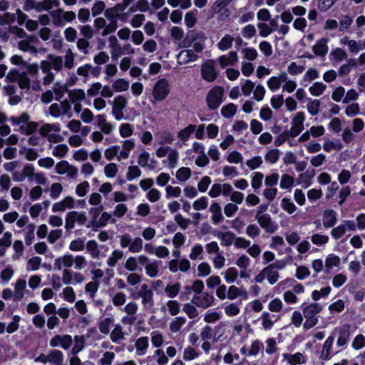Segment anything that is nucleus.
Instances as JSON below:
<instances>
[{
  "instance_id": "5701e85b",
  "label": "nucleus",
  "mask_w": 365,
  "mask_h": 365,
  "mask_svg": "<svg viewBox=\"0 0 365 365\" xmlns=\"http://www.w3.org/2000/svg\"><path fill=\"white\" fill-rule=\"evenodd\" d=\"M64 91H68L66 86H62L59 82L55 83L53 86V92L56 94V101L61 102V99L64 94Z\"/></svg>"
},
{
  "instance_id": "603ef678",
  "label": "nucleus",
  "mask_w": 365,
  "mask_h": 365,
  "mask_svg": "<svg viewBox=\"0 0 365 365\" xmlns=\"http://www.w3.org/2000/svg\"><path fill=\"white\" fill-rule=\"evenodd\" d=\"M133 129L131 125L129 123H123L120 128V134L123 138H127L133 134Z\"/></svg>"
},
{
  "instance_id": "bb28decb",
  "label": "nucleus",
  "mask_w": 365,
  "mask_h": 365,
  "mask_svg": "<svg viewBox=\"0 0 365 365\" xmlns=\"http://www.w3.org/2000/svg\"><path fill=\"white\" fill-rule=\"evenodd\" d=\"M191 176V170L187 167H182L178 169L176 173V178L180 181H185Z\"/></svg>"
},
{
  "instance_id": "6ab92c4d",
  "label": "nucleus",
  "mask_w": 365,
  "mask_h": 365,
  "mask_svg": "<svg viewBox=\"0 0 365 365\" xmlns=\"http://www.w3.org/2000/svg\"><path fill=\"white\" fill-rule=\"evenodd\" d=\"M196 126L195 125H189L178 133V138L183 142L188 140L190 135L195 132Z\"/></svg>"
},
{
  "instance_id": "1a4fd4ad",
  "label": "nucleus",
  "mask_w": 365,
  "mask_h": 365,
  "mask_svg": "<svg viewBox=\"0 0 365 365\" xmlns=\"http://www.w3.org/2000/svg\"><path fill=\"white\" fill-rule=\"evenodd\" d=\"M48 362L54 365H66L63 364V354L57 349L51 350L48 352Z\"/></svg>"
},
{
  "instance_id": "680f3d73",
  "label": "nucleus",
  "mask_w": 365,
  "mask_h": 365,
  "mask_svg": "<svg viewBox=\"0 0 365 365\" xmlns=\"http://www.w3.org/2000/svg\"><path fill=\"white\" fill-rule=\"evenodd\" d=\"M114 357L115 354L113 352L106 351L103 354V357L99 360V363L102 365H110Z\"/></svg>"
},
{
  "instance_id": "69168bd1",
  "label": "nucleus",
  "mask_w": 365,
  "mask_h": 365,
  "mask_svg": "<svg viewBox=\"0 0 365 365\" xmlns=\"http://www.w3.org/2000/svg\"><path fill=\"white\" fill-rule=\"evenodd\" d=\"M365 346V338L362 334L357 335L352 343V346L355 349H359Z\"/></svg>"
},
{
  "instance_id": "774afa93",
  "label": "nucleus",
  "mask_w": 365,
  "mask_h": 365,
  "mask_svg": "<svg viewBox=\"0 0 365 365\" xmlns=\"http://www.w3.org/2000/svg\"><path fill=\"white\" fill-rule=\"evenodd\" d=\"M227 160L231 163H238L242 160V156L239 152L232 151L228 155Z\"/></svg>"
},
{
  "instance_id": "393cba45",
  "label": "nucleus",
  "mask_w": 365,
  "mask_h": 365,
  "mask_svg": "<svg viewBox=\"0 0 365 365\" xmlns=\"http://www.w3.org/2000/svg\"><path fill=\"white\" fill-rule=\"evenodd\" d=\"M68 93L72 103H74L77 100H83L85 98V92L82 89L68 91Z\"/></svg>"
},
{
  "instance_id": "2f4dec72",
  "label": "nucleus",
  "mask_w": 365,
  "mask_h": 365,
  "mask_svg": "<svg viewBox=\"0 0 365 365\" xmlns=\"http://www.w3.org/2000/svg\"><path fill=\"white\" fill-rule=\"evenodd\" d=\"M86 249L91 254L93 258L98 257L100 252L98 249V245L96 241L89 240L86 244Z\"/></svg>"
},
{
  "instance_id": "473e14b6",
  "label": "nucleus",
  "mask_w": 365,
  "mask_h": 365,
  "mask_svg": "<svg viewBox=\"0 0 365 365\" xmlns=\"http://www.w3.org/2000/svg\"><path fill=\"white\" fill-rule=\"evenodd\" d=\"M17 81L19 82V86L21 89H29L30 88V79L26 73L24 72L20 73Z\"/></svg>"
},
{
  "instance_id": "f8f14e48",
  "label": "nucleus",
  "mask_w": 365,
  "mask_h": 365,
  "mask_svg": "<svg viewBox=\"0 0 365 365\" xmlns=\"http://www.w3.org/2000/svg\"><path fill=\"white\" fill-rule=\"evenodd\" d=\"M339 336L337 339V345L339 346H342L345 345L349 339L350 337V331H349V326L345 325L340 328L339 329Z\"/></svg>"
},
{
  "instance_id": "aec40b11",
  "label": "nucleus",
  "mask_w": 365,
  "mask_h": 365,
  "mask_svg": "<svg viewBox=\"0 0 365 365\" xmlns=\"http://www.w3.org/2000/svg\"><path fill=\"white\" fill-rule=\"evenodd\" d=\"M340 259L339 257L333 255H330L327 257L325 261V268L327 272H329V270L334 267H337L339 264Z\"/></svg>"
},
{
  "instance_id": "c756f323",
  "label": "nucleus",
  "mask_w": 365,
  "mask_h": 365,
  "mask_svg": "<svg viewBox=\"0 0 365 365\" xmlns=\"http://www.w3.org/2000/svg\"><path fill=\"white\" fill-rule=\"evenodd\" d=\"M320 107V101L315 99L311 100L307 103V110L312 115H315L318 113Z\"/></svg>"
},
{
  "instance_id": "2eb2a0df",
  "label": "nucleus",
  "mask_w": 365,
  "mask_h": 365,
  "mask_svg": "<svg viewBox=\"0 0 365 365\" xmlns=\"http://www.w3.org/2000/svg\"><path fill=\"white\" fill-rule=\"evenodd\" d=\"M294 138V135L292 130H284L274 140V145L276 147L280 146L283 144L289 138Z\"/></svg>"
},
{
  "instance_id": "e433bc0d",
  "label": "nucleus",
  "mask_w": 365,
  "mask_h": 365,
  "mask_svg": "<svg viewBox=\"0 0 365 365\" xmlns=\"http://www.w3.org/2000/svg\"><path fill=\"white\" fill-rule=\"evenodd\" d=\"M140 175H141V171L139 169V168L138 166L131 165V166L128 167V172L126 174V178L128 180H132L135 178H138V177L140 176Z\"/></svg>"
},
{
  "instance_id": "864d4df0",
  "label": "nucleus",
  "mask_w": 365,
  "mask_h": 365,
  "mask_svg": "<svg viewBox=\"0 0 365 365\" xmlns=\"http://www.w3.org/2000/svg\"><path fill=\"white\" fill-rule=\"evenodd\" d=\"M90 46V43L88 39L85 38H78L77 41V47L79 50L83 51L84 54H88V48Z\"/></svg>"
},
{
  "instance_id": "79ce46f5",
  "label": "nucleus",
  "mask_w": 365,
  "mask_h": 365,
  "mask_svg": "<svg viewBox=\"0 0 365 365\" xmlns=\"http://www.w3.org/2000/svg\"><path fill=\"white\" fill-rule=\"evenodd\" d=\"M68 151V146L65 144H61L56 146L53 150V155L60 158L64 157Z\"/></svg>"
},
{
  "instance_id": "4d7b16f0",
  "label": "nucleus",
  "mask_w": 365,
  "mask_h": 365,
  "mask_svg": "<svg viewBox=\"0 0 365 365\" xmlns=\"http://www.w3.org/2000/svg\"><path fill=\"white\" fill-rule=\"evenodd\" d=\"M106 4L102 1H98L93 6L91 11L93 16H98L105 9Z\"/></svg>"
},
{
  "instance_id": "7c9ffc66",
  "label": "nucleus",
  "mask_w": 365,
  "mask_h": 365,
  "mask_svg": "<svg viewBox=\"0 0 365 365\" xmlns=\"http://www.w3.org/2000/svg\"><path fill=\"white\" fill-rule=\"evenodd\" d=\"M153 292H145L143 293H138V296L142 297V303L144 306L152 307L153 305Z\"/></svg>"
},
{
  "instance_id": "cd10ccee",
  "label": "nucleus",
  "mask_w": 365,
  "mask_h": 365,
  "mask_svg": "<svg viewBox=\"0 0 365 365\" xmlns=\"http://www.w3.org/2000/svg\"><path fill=\"white\" fill-rule=\"evenodd\" d=\"M327 88V86L320 82L314 83L310 88L309 91L312 95L319 96Z\"/></svg>"
},
{
  "instance_id": "72a5a7b5",
  "label": "nucleus",
  "mask_w": 365,
  "mask_h": 365,
  "mask_svg": "<svg viewBox=\"0 0 365 365\" xmlns=\"http://www.w3.org/2000/svg\"><path fill=\"white\" fill-rule=\"evenodd\" d=\"M232 0H216L212 6L215 13H220L230 4Z\"/></svg>"
},
{
  "instance_id": "4c0bfd02",
  "label": "nucleus",
  "mask_w": 365,
  "mask_h": 365,
  "mask_svg": "<svg viewBox=\"0 0 365 365\" xmlns=\"http://www.w3.org/2000/svg\"><path fill=\"white\" fill-rule=\"evenodd\" d=\"M279 151L277 149H272L265 155V160L270 163H275L279 159Z\"/></svg>"
},
{
  "instance_id": "412c9836",
  "label": "nucleus",
  "mask_w": 365,
  "mask_h": 365,
  "mask_svg": "<svg viewBox=\"0 0 365 365\" xmlns=\"http://www.w3.org/2000/svg\"><path fill=\"white\" fill-rule=\"evenodd\" d=\"M233 40V37H232L230 35H225L218 43L219 49L225 51L231 48L232 46Z\"/></svg>"
},
{
  "instance_id": "338daca9",
  "label": "nucleus",
  "mask_w": 365,
  "mask_h": 365,
  "mask_svg": "<svg viewBox=\"0 0 365 365\" xmlns=\"http://www.w3.org/2000/svg\"><path fill=\"white\" fill-rule=\"evenodd\" d=\"M242 53L245 58L250 61H253L257 57V52L255 48H245L242 49Z\"/></svg>"
},
{
  "instance_id": "49530a36",
  "label": "nucleus",
  "mask_w": 365,
  "mask_h": 365,
  "mask_svg": "<svg viewBox=\"0 0 365 365\" xmlns=\"http://www.w3.org/2000/svg\"><path fill=\"white\" fill-rule=\"evenodd\" d=\"M18 47L23 51H31V53H36V48L32 45H29L26 39L20 41L18 43Z\"/></svg>"
},
{
  "instance_id": "4be33fe9",
  "label": "nucleus",
  "mask_w": 365,
  "mask_h": 365,
  "mask_svg": "<svg viewBox=\"0 0 365 365\" xmlns=\"http://www.w3.org/2000/svg\"><path fill=\"white\" fill-rule=\"evenodd\" d=\"M256 217L262 228H269L271 226L272 220L269 215H259V213H257Z\"/></svg>"
},
{
  "instance_id": "f257e3e1",
  "label": "nucleus",
  "mask_w": 365,
  "mask_h": 365,
  "mask_svg": "<svg viewBox=\"0 0 365 365\" xmlns=\"http://www.w3.org/2000/svg\"><path fill=\"white\" fill-rule=\"evenodd\" d=\"M322 309V306L318 303H312L304 308L303 314L306 319L303 324L304 329H309L317 324L318 317L317 314L319 313Z\"/></svg>"
},
{
  "instance_id": "6e6552de",
  "label": "nucleus",
  "mask_w": 365,
  "mask_h": 365,
  "mask_svg": "<svg viewBox=\"0 0 365 365\" xmlns=\"http://www.w3.org/2000/svg\"><path fill=\"white\" fill-rule=\"evenodd\" d=\"M327 42V38H321L312 48L314 54L317 56H324L328 52Z\"/></svg>"
},
{
  "instance_id": "6e6d98bb",
  "label": "nucleus",
  "mask_w": 365,
  "mask_h": 365,
  "mask_svg": "<svg viewBox=\"0 0 365 365\" xmlns=\"http://www.w3.org/2000/svg\"><path fill=\"white\" fill-rule=\"evenodd\" d=\"M38 128V123L36 122H29L27 123L26 128H24L23 126L21 127V130L22 133L26 135H31L34 133Z\"/></svg>"
},
{
  "instance_id": "423d86ee",
  "label": "nucleus",
  "mask_w": 365,
  "mask_h": 365,
  "mask_svg": "<svg viewBox=\"0 0 365 365\" xmlns=\"http://www.w3.org/2000/svg\"><path fill=\"white\" fill-rule=\"evenodd\" d=\"M214 302V297L207 292H203L201 295L195 294L191 302L197 307L206 309L210 307Z\"/></svg>"
},
{
  "instance_id": "bf43d9fd",
  "label": "nucleus",
  "mask_w": 365,
  "mask_h": 365,
  "mask_svg": "<svg viewBox=\"0 0 365 365\" xmlns=\"http://www.w3.org/2000/svg\"><path fill=\"white\" fill-rule=\"evenodd\" d=\"M70 168V165L66 160H62L56 164V171L58 174H64L67 172Z\"/></svg>"
},
{
  "instance_id": "c85d7f7f",
  "label": "nucleus",
  "mask_w": 365,
  "mask_h": 365,
  "mask_svg": "<svg viewBox=\"0 0 365 365\" xmlns=\"http://www.w3.org/2000/svg\"><path fill=\"white\" fill-rule=\"evenodd\" d=\"M186 322L185 317H176L174 321L170 324V329L173 332H178L180 331L182 325Z\"/></svg>"
},
{
  "instance_id": "f704fd0d",
  "label": "nucleus",
  "mask_w": 365,
  "mask_h": 365,
  "mask_svg": "<svg viewBox=\"0 0 365 365\" xmlns=\"http://www.w3.org/2000/svg\"><path fill=\"white\" fill-rule=\"evenodd\" d=\"M183 311L190 319L195 318L199 314L195 307L190 303L184 304Z\"/></svg>"
},
{
  "instance_id": "052dcab7",
  "label": "nucleus",
  "mask_w": 365,
  "mask_h": 365,
  "mask_svg": "<svg viewBox=\"0 0 365 365\" xmlns=\"http://www.w3.org/2000/svg\"><path fill=\"white\" fill-rule=\"evenodd\" d=\"M310 274V272L307 267L300 266L297 269L296 277L299 279H303Z\"/></svg>"
},
{
  "instance_id": "e2e57ef3",
  "label": "nucleus",
  "mask_w": 365,
  "mask_h": 365,
  "mask_svg": "<svg viewBox=\"0 0 365 365\" xmlns=\"http://www.w3.org/2000/svg\"><path fill=\"white\" fill-rule=\"evenodd\" d=\"M244 37L250 38L256 34V29L253 25L249 24L246 26L242 31Z\"/></svg>"
},
{
  "instance_id": "ddd939ff",
  "label": "nucleus",
  "mask_w": 365,
  "mask_h": 365,
  "mask_svg": "<svg viewBox=\"0 0 365 365\" xmlns=\"http://www.w3.org/2000/svg\"><path fill=\"white\" fill-rule=\"evenodd\" d=\"M215 235L221 239V243L223 246L230 245L235 240V235L231 232H222L218 231Z\"/></svg>"
},
{
  "instance_id": "09e8293b",
  "label": "nucleus",
  "mask_w": 365,
  "mask_h": 365,
  "mask_svg": "<svg viewBox=\"0 0 365 365\" xmlns=\"http://www.w3.org/2000/svg\"><path fill=\"white\" fill-rule=\"evenodd\" d=\"M81 34L86 39H91L93 36V31L91 26L84 25L80 26Z\"/></svg>"
},
{
  "instance_id": "f3484780",
  "label": "nucleus",
  "mask_w": 365,
  "mask_h": 365,
  "mask_svg": "<svg viewBox=\"0 0 365 365\" xmlns=\"http://www.w3.org/2000/svg\"><path fill=\"white\" fill-rule=\"evenodd\" d=\"M264 269L269 282L271 284L276 283L279 278V274L277 271L273 269V266H267Z\"/></svg>"
},
{
  "instance_id": "20e7f679",
  "label": "nucleus",
  "mask_w": 365,
  "mask_h": 365,
  "mask_svg": "<svg viewBox=\"0 0 365 365\" xmlns=\"http://www.w3.org/2000/svg\"><path fill=\"white\" fill-rule=\"evenodd\" d=\"M215 61L207 60L201 66V75L204 80L208 82L214 81L217 77V71L215 68Z\"/></svg>"
},
{
  "instance_id": "9d476101",
  "label": "nucleus",
  "mask_w": 365,
  "mask_h": 365,
  "mask_svg": "<svg viewBox=\"0 0 365 365\" xmlns=\"http://www.w3.org/2000/svg\"><path fill=\"white\" fill-rule=\"evenodd\" d=\"M336 220V213L333 210L324 211L323 215V224L325 227H333Z\"/></svg>"
},
{
  "instance_id": "f03ea898",
  "label": "nucleus",
  "mask_w": 365,
  "mask_h": 365,
  "mask_svg": "<svg viewBox=\"0 0 365 365\" xmlns=\"http://www.w3.org/2000/svg\"><path fill=\"white\" fill-rule=\"evenodd\" d=\"M224 89L220 86H215L207 94L206 101L210 110L217 109L222 101Z\"/></svg>"
},
{
  "instance_id": "a18cd8bd",
  "label": "nucleus",
  "mask_w": 365,
  "mask_h": 365,
  "mask_svg": "<svg viewBox=\"0 0 365 365\" xmlns=\"http://www.w3.org/2000/svg\"><path fill=\"white\" fill-rule=\"evenodd\" d=\"M312 242L317 245H322L328 242L329 237L327 235L315 234L312 236Z\"/></svg>"
},
{
  "instance_id": "a878e982",
  "label": "nucleus",
  "mask_w": 365,
  "mask_h": 365,
  "mask_svg": "<svg viewBox=\"0 0 365 365\" xmlns=\"http://www.w3.org/2000/svg\"><path fill=\"white\" fill-rule=\"evenodd\" d=\"M113 88L118 92L125 91L129 88V83L123 78H119L113 83Z\"/></svg>"
},
{
  "instance_id": "5fc2aeb1",
  "label": "nucleus",
  "mask_w": 365,
  "mask_h": 365,
  "mask_svg": "<svg viewBox=\"0 0 365 365\" xmlns=\"http://www.w3.org/2000/svg\"><path fill=\"white\" fill-rule=\"evenodd\" d=\"M207 207V200L205 197H202L195 200L193 203V208L195 210H205Z\"/></svg>"
},
{
  "instance_id": "a19ab883",
  "label": "nucleus",
  "mask_w": 365,
  "mask_h": 365,
  "mask_svg": "<svg viewBox=\"0 0 365 365\" xmlns=\"http://www.w3.org/2000/svg\"><path fill=\"white\" fill-rule=\"evenodd\" d=\"M294 182V179L292 177L289 176L287 174H284L282 176V179L280 181V187L282 189H287L290 187Z\"/></svg>"
},
{
  "instance_id": "de8ad7c7",
  "label": "nucleus",
  "mask_w": 365,
  "mask_h": 365,
  "mask_svg": "<svg viewBox=\"0 0 365 365\" xmlns=\"http://www.w3.org/2000/svg\"><path fill=\"white\" fill-rule=\"evenodd\" d=\"M238 272L235 267L229 268L225 272V279L228 282H234L237 279Z\"/></svg>"
},
{
  "instance_id": "0eeeda50",
  "label": "nucleus",
  "mask_w": 365,
  "mask_h": 365,
  "mask_svg": "<svg viewBox=\"0 0 365 365\" xmlns=\"http://www.w3.org/2000/svg\"><path fill=\"white\" fill-rule=\"evenodd\" d=\"M197 58L198 56L192 49L182 50L177 56L179 64H185L190 61H195Z\"/></svg>"
},
{
  "instance_id": "58836bf2",
  "label": "nucleus",
  "mask_w": 365,
  "mask_h": 365,
  "mask_svg": "<svg viewBox=\"0 0 365 365\" xmlns=\"http://www.w3.org/2000/svg\"><path fill=\"white\" fill-rule=\"evenodd\" d=\"M123 256V253L120 250H114L112 253V256L108 259V264L110 267H114L117 263L118 260L120 259Z\"/></svg>"
},
{
  "instance_id": "13d9d810",
  "label": "nucleus",
  "mask_w": 365,
  "mask_h": 365,
  "mask_svg": "<svg viewBox=\"0 0 365 365\" xmlns=\"http://www.w3.org/2000/svg\"><path fill=\"white\" fill-rule=\"evenodd\" d=\"M120 147L118 145L111 146L105 150V157L108 160H111L118 152Z\"/></svg>"
},
{
  "instance_id": "9b49d317",
  "label": "nucleus",
  "mask_w": 365,
  "mask_h": 365,
  "mask_svg": "<svg viewBox=\"0 0 365 365\" xmlns=\"http://www.w3.org/2000/svg\"><path fill=\"white\" fill-rule=\"evenodd\" d=\"M210 211L212 214V220L215 224H217L222 220V209L219 203L213 202L210 207Z\"/></svg>"
},
{
  "instance_id": "b1692460",
  "label": "nucleus",
  "mask_w": 365,
  "mask_h": 365,
  "mask_svg": "<svg viewBox=\"0 0 365 365\" xmlns=\"http://www.w3.org/2000/svg\"><path fill=\"white\" fill-rule=\"evenodd\" d=\"M180 287V284L179 282H177L173 285H167L165 289V292L169 297L174 298L179 293Z\"/></svg>"
},
{
  "instance_id": "39448f33",
  "label": "nucleus",
  "mask_w": 365,
  "mask_h": 365,
  "mask_svg": "<svg viewBox=\"0 0 365 365\" xmlns=\"http://www.w3.org/2000/svg\"><path fill=\"white\" fill-rule=\"evenodd\" d=\"M87 220L84 212H78L76 211L69 212L66 218L65 228H73L75 223L78 225H83Z\"/></svg>"
},
{
  "instance_id": "3c124183",
  "label": "nucleus",
  "mask_w": 365,
  "mask_h": 365,
  "mask_svg": "<svg viewBox=\"0 0 365 365\" xmlns=\"http://www.w3.org/2000/svg\"><path fill=\"white\" fill-rule=\"evenodd\" d=\"M167 305L172 316L177 315L180 312V304L177 301L170 300Z\"/></svg>"
},
{
  "instance_id": "ea45409f",
  "label": "nucleus",
  "mask_w": 365,
  "mask_h": 365,
  "mask_svg": "<svg viewBox=\"0 0 365 365\" xmlns=\"http://www.w3.org/2000/svg\"><path fill=\"white\" fill-rule=\"evenodd\" d=\"M282 206L284 210H286L288 213L292 214L293 213L297 207L294 205V204L291 202L289 199L287 198H283L282 200Z\"/></svg>"
},
{
  "instance_id": "dca6fc26",
  "label": "nucleus",
  "mask_w": 365,
  "mask_h": 365,
  "mask_svg": "<svg viewBox=\"0 0 365 365\" xmlns=\"http://www.w3.org/2000/svg\"><path fill=\"white\" fill-rule=\"evenodd\" d=\"M237 108V106H235L234 103H230L222 108L221 114L223 117L226 118H231L235 115Z\"/></svg>"
},
{
  "instance_id": "c9c22d12",
  "label": "nucleus",
  "mask_w": 365,
  "mask_h": 365,
  "mask_svg": "<svg viewBox=\"0 0 365 365\" xmlns=\"http://www.w3.org/2000/svg\"><path fill=\"white\" fill-rule=\"evenodd\" d=\"M123 337L124 336L121 327L120 325H115L114 329L110 334V339L112 341L116 342L119 339H123Z\"/></svg>"
},
{
  "instance_id": "c03bdc74",
  "label": "nucleus",
  "mask_w": 365,
  "mask_h": 365,
  "mask_svg": "<svg viewBox=\"0 0 365 365\" xmlns=\"http://www.w3.org/2000/svg\"><path fill=\"white\" fill-rule=\"evenodd\" d=\"M143 240L140 237H136L133 242H131L129 250L132 252H138L142 250Z\"/></svg>"
},
{
  "instance_id": "0e129e2a",
  "label": "nucleus",
  "mask_w": 365,
  "mask_h": 365,
  "mask_svg": "<svg viewBox=\"0 0 365 365\" xmlns=\"http://www.w3.org/2000/svg\"><path fill=\"white\" fill-rule=\"evenodd\" d=\"M262 163V159L260 156H255L252 159L247 161V165L252 170L258 168Z\"/></svg>"
},
{
  "instance_id": "7ed1b4c3",
  "label": "nucleus",
  "mask_w": 365,
  "mask_h": 365,
  "mask_svg": "<svg viewBox=\"0 0 365 365\" xmlns=\"http://www.w3.org/2000/svg\"><path fill=\"white\" fill-rule=\"evenodd\" d=\"M169 92L170 89L168 81L165 78H162L155 83L153 91V96L156 101H161L168 96Z\"/></svg>"
},
{
  "instance_id": "37998d69",
  "label": "nucleus",
  "mask_w": 365,
  "mask_h": 365,
  "mask_svg": "<svg viewBox=\"0 0 365 365\" xmlns=\"http://www.w3.org/2000/svg\"><path fill=\"white\" fill-rule=\"evenodd\" d=\"M113 320L111 318H105L99 324V330L101 333L107 334L109 332V327L112 324Z\"/></svg>"
},
{
  "instance_id": "a211bd4d",
  "label": "nucleus",
  "mask_w": 365,
  "mask_h": 365,
  "mask_svg": "<svg viewBox=\"0 0 365 365\" xmlns=\"http://www.w3.org/2000/svg\"><path fill=\"white\" fill-rule=\"evenodd\" d=\"M205 285L202 280L197 279L193 282L192 286H185V289L188 291V292H191L193 291L196 293V294L200 295V294L203 293L202 291L204 289Z\"/></svg>"
},
{
  "instance_id": "8fccbe9b",
  "label": "nucleus",
  "mask_w": 365,
  "mask_h": 365,
  "mask_svg": "<svg viewBox=\"0 0 365 365\" xmlns=\"http://www.w3.org/2000/svg\"><path fill=\"white\" fill-rule=\"evenodd\" d=\"M211 183V179L208 176H205L197 184L198 190L201 192H205L210 184Z\"/></svg>"
},
{
  "instance_id": "4468645a",
  "label": "nucleus",
  "mask_w": 365,
  "mask_h": 365,
  "mask_svg": "<svg viewBox=\"0 0 365 365\" xmlns=\"http://www.w3.org/2000/svg\"><path fill=\"white\" fill-rule=\"evenodd\" d=\"M137 353L138 355H143L148 346V339L146 336L140 337L135 342Z\"/></svg>"
}]
</instances>
